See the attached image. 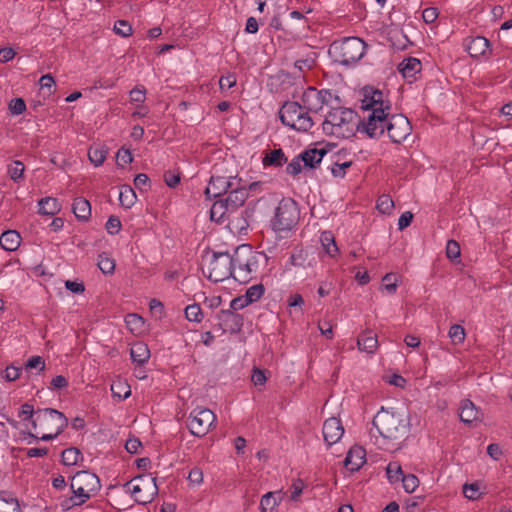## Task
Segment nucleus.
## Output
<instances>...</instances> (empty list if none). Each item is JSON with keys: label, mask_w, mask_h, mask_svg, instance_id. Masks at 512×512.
I'll return each instance as SVG.
<instances>
[{"label": "nucleus", "mask_w": 512, "mask_h": 512, "mask_svg": "<svg viewBox=\"0 0 512 512\" xmlns=\"http://www.w3.org/2000/svg\"><path fill=\"white\" fill-rule=\"evenodd\" d=\"M412 130L411 124L403 114H392L388 112L385 121L375 123L376 136H368L369 138L378 139L386 131L393 143H401L410 135Z\"/></svg>", "instance_id": "6"}, {"label": "nucleus", "mask_w": 512, "mask_h": 512, "mask_svg": "<svg viewBox=\"0 0 512 512\" xmlns=\"http://www.w3.org/2000/svg\"><path fill=\"white\" fill-rule=\"evenodd\" d=\"M149 308H150L151 314L158 319H161L163 317V315L165 314L164 304L157 299H152L149 302Z\"/></svg>", "instance_id": "56"}, {"label": "nucleus", "mask_w": 512, "mask_h": 512, "mask_svg": "<svg viewBox=\"0 0 512 512\" xmlns=\"http://www.w3.org/2000/svg\"><path fill=\"white\" fill-rule=\"evenodd\" d=\"M376 208L382 214H390L394 208V202L389 195H381L377 200Z\"/></svg>", "instance_id": "44"}, {"label": "nucleus", "mask_w": 512, "mask_h": 512, "mask_svg": "<svg viewBox=\"0 0 512 512\" xmlns=\"http://www.w3.org/2000/svg\"><path fill=\"white\" fill-rule=\"evenodd\" d=\"M218 329L222 333L230 332L231 334L239 333L242 330L244 318L241 314L232 310L222 309L217 315Z\"/></svg>", "instance_id": "14"}, {"label": "nucleus", "mask_w": 512, "mask_h": 512, "mask_svg": "<svg viewBox=\"0 0 512 512\" xmlns=\"http://www.w3.org/2000/svg\"><path fill=\"white\" fill-rule=\"evenodd\" d=\"M490 46L491 43L488 39L483 36H477L470 41L467 51L471 57L479 58L480 56H485L487 52L489 54L492 53Z\"/></svg>", "instance_id": "22"}, {"label": "nucleus", "mask_w": 512, "mask_h": 512, "mask_svg": "<svg viewBox=\"0 0 512 512\" xmlns=\"http://www.w3.org/2000/svg\"><path fill=\"white\" fill-rule=\"evenodd\" d=\"M422 70V63L415 57H407L398 65V71L402 76L412 82L416 79V75Z\"/></svg>", "instance_id": "20"}, {"label": "nucleus", "mask_w": 512, "mask_h": 512, "mask_svg": "<svg viewBox=\"0 0 512 512\" xmlns=\"http://www.w3.org/2000/svg\"><path fill=\"white\" fill-rule=\"evenodd\" d=\"M322 433L328 446H332L333 444L337 443L344 433V428L340 419L331 417L325 420Z\"/></svg>", "instance_id": "16"}, {"label": "nucleus", "mask_w": 512, "mask_h": 512, "mask_svg": "<svg viewBox=\"0 0 512 512\" xmlns=\"http://www.w3.org/2000/svg\"><path fill=\"white\" fill-rule=\"evenodd\" d=\"M478 418V410L475 405L470 401L466 400L461 406L460 419L464 423H472Z\"/></svg>", "instance_id": "33"}, {"label": "nucleus", "mask_w": 512, "mask_h": 512, "mask_svg": "<svg viewBox=\"0 0 512 512\" xmlns=\"http://www.w3.org/2000/svg\"><path fill=\"white\" fill-rule=\"evenodd\" d=\"M439 15L438 9L435 7L425 8L422 12L423 21L427 24L433 23Z\"/></svg>", "instance_id": "64"}, {"label": "nucleus", "mask_w": 512, "mask_h": 512, "mask_svg": "<svg viewBox=\"0 0 512 512\" xmlns=\"http://www.w3.org/2000/svg\"><path fill=\"white\" fill-rule=\"evenodd\" d=\"M216 421L215 414L208 408L196 407L190 412L186 426L196 437H204Z\"/></svg>", "instance_id": "11"}, {"label": "nucleus", "mask_w": 512, "mask_h": 512, "mask_svg": "<svg viewBox=\"0 0 512 512\" xmlns=\"http://www.w3.org/2000/svg\"><path fill=\"white\" fill-rule=\"evenodd\" d=\"M322 94L318 92L315 87H308L302 93L301 101L304 110H307V113L310 112L317 113L323 108V100H321Z\"/></svg>", "instance_id": "17"}, {"label": "nucleus", "mask_w": 512, "mask_h": 512, "mask_svg": "<svg viewBox=\"0 0 512 512\" xmlns=\"http://www.w3.org/2000/svg\"><path fill=\"white\" fill-rule=\"evenodd\" d=\"M72 493H73L72 496L67 497L61 501L60 506L64 511L70 510L71 508L76 507V506H81L88 500L84 497L78 496L77 491H75V490H72Z\"/></svg>", "instance_id": "40"}, {"label": "nucleus", "mask_w": 512, "mask_h": 512, "mask_svg": "<svg viewBox=\"0 0 512 512\" xmlns=\"http://www.w3.org/2000/svg\"><path fill=\"white\" fill-rule=\"evenodd\" d=\"M134 480L137 483L133 485L131 493L135 497V502L141 505L151 503L159 491L156 478L149 475H139Z\"/></svg>", "instance_id": "13"}, {"label": "nucleus", "mask_w": 512, "mask_h": 512, "mask_svg": "<svg viewBox=\"0 0 512 512\" xmlns=\"http://www.w3.org/2000/svg\"><path fill=\"white\" fill-rule=\"evenodd\" d=\"M8 109L12 115H20L26 110V103L23 98H13L8 104Z\"/></svg>", "instance_id": "49"}, {"label": "nucleus", "mask_w": 512, "mask_h": 512, "mask_svg": "<svg viewBox=\"0 0 512 512\" xmlns=\"http://www.w3.org/2000/svg\"><path fill=\"white\" fill-rule=\"evenodd\" d=\"M264 292L265 288L261 283L249 287L244 295L245 302L249 304L256 302L263 296Z\"/></svg>", "instance_id": "38"}, {"label": "nucleus", "mask_w": 512, "mask_h": 512, "mask_svg": "<svg viewBox=\"0 0 512 512\" xmlns=\"http://www.w3.org/2000/svg\"><path fill=\"white\" fill-rule=\"evenodd\" d=\"M0 512H21L19 501L13 493L0 491Z\"/></svg>", "instance_id": "29"}, {"label": "nucleus", "mask_w": 512, "mask_h": 512, "mask_svg": "<svg viewBox=\"0 0 512 512\" xmlns=\"http://www.w3.org/2000/svg\"><path fill=\"white\" fill-rule=\"evenodd\" d=\"M107 232L111 235H116L121 229V221L119 217L111 215L105 225Z\"/></svg>", "instance_id": "51"}, {"label": "nucleus", "mask_w": 512, "mask_h": 512, "mask_svg": "<svg viewBox=\"0 0 512 512\" xmlns=\"http://www.w3.org/2000/svg\"><path fill=\"white\" fill-rule=\"evenodd\" d=\"M275 495L276 492H268L262 496L260 501L261 512H273L274 508L278 505Z\"/></svg>", "instance_id": "39"}, {"label": "nucleus", "mask_w": 512, "mask_h": 512, "mask_svg": "<svg viewBox=\"0 0 512 512\" xmlns=\"http://www.w3.org/2000/svg\"><path fill=\"white\" fill-rule=\"evenodd\" d=\"M134 185L140 191H144L151 187V181L146 174L139 173L134 178Z\"/></svg>", "instance_id": "57"}, {"label": "nucleus", "mask_w": 512, "mask_h": 512, "mask_svg": "<svg viewBox=\"0 0 512 512\" xmlns=\"http://www.w3.org/2000/svg\"><path fill=\"white\" fill-rule=\"evenodd\" d=\"M234 279L247 283L255 277L260 267L267 265L268 257L264 252L254 251L249 244L238 246L233 253Z\"/></svg>", "instance_id": "1"}, {"label": "nucleus", "mask_w": 512, "mask_h": 512, "mask_svg": "<svg viewBox=\"0 0 512 512\" xmlns=\"http://www.w3.org/2000/svg\"><path fill=\"white\" fill-rule=\"evenodd\" d=\"M185 317L189 321L200 322L203 317V312L200 305L197 303L188 305L185 308Z\"/></svg>", "instance_id": "43"}, {"label": "nucleus", "mask_w": 512, "mask_h": 512, "mask_svg": "<svg viewBox=\"0 0 512 512\" xmlns=\"http://www.w3.org/2000/svg\"><path fill=\"white\" fill-rule=\"evenodd\" d=\"M21 243V236L15 230L4 231L0 237V245L6 251H15Z\"/></svg>", "instance_id": "27"}, {"label": "nucleus", "mask_w": 512, "mask_h": 512, "mask_svg": "<svg viewBox=\"0 0 512 512\" xmlns=\"http://www.w3.org/2000/svg\"><path fill=\"white\" fill-rule=\"evenodd\" d=\"M302 159L299 158V155L295 156L290 163L286 166V173L292 176H296L301 173L302 166H301Z\"/></svg>", "instance_id": "58"}, {"label": "nucleus", "mask_w": 512, "mask_h": 512, "mask_svg": "<svg viewBox=\"0 0 512 512\" xmlns=\"http://www.w3.org/2000/svg\"><path fill=\"white\" fill-rule=\"evenodd\" d=\"M377 432L388 440H401L409 431V420L403 414L381 408L372 421Z\"/></svg>", "instance_id": "2"}, {"label": "nucleus", "mask_w": 512, "mask_h": 512, "mask_svg": "<svg viewBox=\"0 0 512 512\" xmlns=\"http://www.w3.org/2000/svg\"><path fill=\"white\" fill-rule=\"evenodd\" d=\"M68 419L64 413L53 409L44 408L36 410V417L32 419V428H40L46 432L56 431L62 433L68 426Z\"/></svg>", "instance_id": "9"}, {"label": "nucleus", "mask_w": 512, "mask_h": 512, "mask_svg": "<svg viewBox=\"0 0 512 512\" xmlns=\"http://www.w3.org/2000/svg\"><path fill=\"white\" fill-rule=\"evenodd\" d=\"M281 122L294 130L307 132L313 126V120L307 110L296 101H286L279 110Z\"/></svg>", "instance_id": "7"}, {"label": "nucleus", "mask_w": 512, "mask_h": 512, "mask_svg": "<svg viewBox=\"0 0 512 512\" xmlns=\"http://www.w3.org/2000/svg\"><path fill=\"white\" fill-rule=\"evenodd\" d=\"M108 149L105 146L90 147L88 157L96 167L102 165L106 159Z\"/></svg>", "instance_id": "35"}, {"label": "nucleus", "mask_w": 512, "mask_h": 512, "mask_svg": "<svg viewBox=\"0 0 512 512\" xmlns=\"http://www.w3.org/2000/svg\"><path fill=\"white\" fill-rule=\"evenodd\" d=\"M130 357L133 363L142 366L150 358V350L142 341L135 342L130 348Z\"/></svg>", "instance_id": "26"}, {"label": "nucleus", "mask_w": 512, "mask_h": 512, "mask_svg": "<svg viewBox=\"0 0 512 512\" xmlns=\"http://www.w3.org/2000/svg\"><path fill=\"white\" fill-rule=\"evenodd\" d=\"M367 44L359 37H347L334 41L328 50L329 56L336 63L350 66L357 63L366 52Z\"/></svg>", "instance_id": "3"}, {"label": "nucleus", "mask_w": 512, "mask_h": 512, "mask_svg": "<svg viewBox=\"0 0 512 512\" xmlns=\"http://www.w3.org/2000/svg\"><path fill=\"white\" fill-rule=\"evenodd\" d=\"M397 281V276L394 273H387L382 277L383 287L390 294L396 292L398 286Z\"/></svg>", "instance_id": "48"}, {"label": "nucleus", "mask_w": 512, "mask_h": 512, "mask_svg": "<svg viewBox=\"0 0 512 512\" xmlns=\"http://www.w3.org/2000/svg\"><path fill=\"white\" fill-rule=\"evenodd\" d=\"M300 220V208L298 203L290 198H282L275 209L271 219V227L275 232L292 230Z\"/></svg>", "instance_id": "5"}, {"label": "nucleus", "mask_w": 512, "mask_h": 512, "mask_svg": "<svg viewBox=\"0 0 512 512\" xmlns=\"http://www.w3.org/2000/svg\"><path fill=\"white\" fill-rule=\"evenodd\" d=\"M231 216L229 208L225 205L224 200L222 198H218L210 209V219L217 223H222L225 218L228 220Z\"/></svg>", "instance_id": "28"}, {"label": "nucleus", "mask_w": 512, "mask_h": 512, "mask_svg": "<svg viewBox=\"0 0 512 512\" xmlns=\"http://www.w3.org/2000/svg\"><path fill=\"white\" fill-rule=\"evenodd\" d=\"M375 96V100L378 104L377 109H373L366 120V123H362V130L367 136H376L375 123H381L385 121V116L391 110V102L384 99V94L381 90L376 89L372 86H365L363 92H367Z\"/></svg>", "instance_id": "10"}, {"label": "nucleus", "mask_w": 512, "mask_h": 512, "mask_svg": "<svg viewBox=\"0 0 512 512\" xmlns=\"http://www.w3.org/2000/svg\"><path fill=\"white\" fill-rule=\"evenodd\" d=\"M463 494L469 500H478L481 498L482 493L479 492V484L477 482L474 483H465L463 485Z\"/></svg>", "instance_id": "46"}, {"label": "nucleus", "mask_w": 512, "mask_h": 512, "mask_svg": "<svg viewBox=\"0 0 512 512\" xmlns=\"http://www.w3.org/2000/svg\"><path fill=\"white\" fill-rule=\"evenodd\" d=\"M232 177L211 176L208 186L205 189V195L208 199L222 198L233 188Z\"/></svg>", "instance_id": "15"}, {"label": "nucleus", "mask_w": 512, "mask_h": 512, "mask_svg": "<svg viewBox=\"0 0 512 512\" xmlns=\"http://www.w3.org/2000/svg\"><path fill=\"white\" fill-rule=\"evenodd\" d=\"M120 205L125 208H131L136 201V194L133 188L129 185H123L119 193Z\"/></svg>", "instance_id": "32"}, {"label": "nucleus", "mask_w": 512, "mask_h": 512, "mask_svg": "<svg viewBox=\"0 0 512 512\" xmlns=\"http://www.w3.org/2000/svg\"><path fill=\"white\" fill-rule=\"evenodd\" d=\"M79 459L83 460V455L77 447H69L61 452V462L66 466L78 464Z\"/></svg>", "instance_id": "31"}, {"label": "nucleus", "mask_w": 512, "mask_h": 512, "mask_svg": "<svg viewBox=\"0 0 512 512\" xmlns=\"http://www.w3.org/2000/svg\"><path fill=\"white\" fill-rule=\"evenodd\" d=\"M446 256L450 260H455L460 257V245L455 240H448L446 245Z\"/></svg>", "instance_id": "53"}, {"label": "nucleus", "mask_w": 512, "mask_h": 512, "mask_svg": "<svg viewBox=\"0 0 512 512\" xmlns=\"http://www.w3.org/2000/svg\"><path fill=\"white\" fill-rule=\"evenodd\" d=\"M366 452L360 446H353L344 460V467L351 472L358 471L366 461Z\"/></svg>", "instance_id": "19"}, {"label": "nucleus", "mask_w": 512, "mask_h": 512, "mask_svg": "<svg viewBox=\"0 0 512 512\" xmlns=\"http://www.w3.org/2000/svg\"><path fill=\"white\" fill-rule=\"evenodd\" d=\"M251 380L255 386H262L266 383V370L254 368L251 376Z\"/></svg>", "instance_id": "61"}, {"label": "nucleus", "mask_w": 512, "mask_h": 512, "mask_svg": "<svg viewBox=\"0 0 512 512\" xmlns=\"http://www.w3.org/2000/svg\"><path fill=\"white\" fill-rule=\"evenodd\" d=\"M25 166L20 160H14L7 166V173L10 178L18 183L24 179Z\"/></svg>", "instance_id": "34"}, {"label": "nucleus", "mask_w": 512, "mask_h": 512, "mask_svg": "<svg viewBox=\"0 0 512 512\" xmlns=\"http://www.w3.org/2000/svg\"><path fill=\"white\" fill-rule=\"evenodd\" d=\"M72 212L82 222H87L91 217V204L84 197H76L72 204Z\"/></svg>", "instance_id": "24"}, {"label": "nucleus", "mask_w": 512, "mask_h": 512, "mask_svg": "<svg viewBox=\"0 0 512 512\" xmlns=\"http://www.w3.org/2000/svg\"><path fill=\"white\" fill-rule=\"evenodd\" d=\"M326 153L327 151L323 148H310L302 151L299 154V158L302 159L303 168L316 169L320 165Z\"/></svg>", "instance_id": "21"}, {"label": "nucleus", "mask_w": 512, "mask_h": 512, "mask_svg": "<svg viewBox=\"0 0 512 512\" xmlns=\"http://www.w3.org/2000/svg\"><path fill=\"white\" fill-rule=\"evenodd\" d=\"M25 369H38L39 371H43L45 369V361L41 356H32L27 360Z\"/></svg>", "instance_id": "55"}, {"label": "nucleus", "mask_w": 512, "mask_h": 512, "mask_svg": "<svg viewBox=\"0 0 512 512\" xmlns=\"http://www.w3.org/2000/svg\"><path fill=\"white\" fill-rule=\"evenodd\" d=\"M248 198V191L245 187L232 188L227 197L222 198L229 212L235 214L237 210L245 204Z\"/></svg>", "instance_id": "18"}, {"label": "nucleus", "mask_w": 512, "mask_h": 512, "mask_svg": "<svg viewBox=\"0 0 512 512\" xmlns=\"http://www.w3.org/2000/svg\"><path fill=\"white\" fill-rule=\"evenodd\" d=\"M402 475H405L402 471L401 465L398 462H390L386 467V476L391 484H395L401 481Z\"/></svg>", "instance_id": "37"}, {"label": "nucleus", "mask_w": 512, "mask_h": 512, "mask_svg": "<svg viewBox=\"0 0 512 512\" xmlns=\"http://www.w3.org/2000/svg\"><path fill=\"white\" fill-rule=\"evenodd\" d=\"M357 346L360 351L367 352L369 354L374 353L378 347L377 335L371 330H366L358 336Z\"/></svg>", "instance_id": "25"}, {"label": "nucleus", "mask_w": 512, "mask_h": 512, "mask_svg": "<svg viewBox=\"0 0 512 512\" xmlns=\"http://www.w3.org/2000/svg\"><path fill=\"white\" fill-rule=\"evenodd\" d=\"M39 213L47 216H54L57 214L61 206L56 198L44 197L39 200Z\"/></svg>", "instance_id": "30"}, {"label": "nucleus", "mask_w": 512, "mask_h": 512, "mask_svg": "<svg viewBox=\"0 0 512 512\" xmlns=\"http://www.w3.org/2000/svg\"><path fill=\"white\" fill-rule=\"evenodd\" d=\"M71 490L77 491V495L90 499L92 494L101 489V483L98 476L90 471H78L71 479Z\"/></svg>", "instance_id": "12"}, {"label": "nucleus", "mask_w": 512, "mask_h": 512, "mask_svg": "<svg viewBox=\"0 0 512 512\" xmlns=\"http://www.w3.org/2000/svg\"><path fill=\"white\" fill-rule=\"evenodd\" d=\"M229 225H232L235 229L242 231L243 229H246L249 226L248 220L241 214L238 216L235 214H232L230 218H228Z\"/></svg>", "instance_id": "52"}, {"label": "nucleus", "mask_w": 512, "mask_h": 512, "mask_svg": "<svg viewBox=\"0 0 512 512\" xmlns=\"http://www.w3.org/2000/svg\"><path fill=\"white\" fill-rule=\"evenodd\" d=\"M114 32L122 37H128L132 34V26L126 20H118L114 24Z\"/></svg>", "instance_id": "50"}, {"label": "nucleus", "mask_w": 512, "mask_h": 512, "mask_svg": "<svg viewBox=\"0 0 512 512\" xmlns=\"http://www.w3.org/2000/svg\"><path fill=\"white\" fill-rule=\"evenodd\" d=\"M97 265L101 272L105 275H112L115 271V261L109 257L106 252H102L98 255Z\"/></svg>", "instance_id": "36"}, {"label": "nucleus", "mask_w": 512, "mask_h": 512, "mask_svg": "<svg viewBox=\"0 0 512 512\" xmlns=\"http://www.w3.org/2000/svg\"><path fill=\"white\" fill-rule=\"evenodd\" d=\"M131 102L143 103L146 99V89L144 86H136L130 91Z\"/></svg>", "instance_id": "59"}, {"label": "nucleus", "mask_w": 512, "mask_h": 512, "mask_svg": "<svg viewBox=\"0 0 512 512\" xmlns=\"http://www.w3.org/2000/svg\"><path fill=\"white\" fill-rule=\"evenodd\" d=\"M288 161L287 156L281 148L268 150L262 158L264 167L280 168Z\"/></svg>", "instance_id": "23"}, {"label": "nucleus", "mask_w": 512, "mask_h": 512, "mask_svg": "<svg viewBox=\"0 0 512 512\" xmlns=\"http://www.w3.org/2000/svg\"><path fill=\"white\" fill-rule=\"evenodd\" d=\"M234 258L228 251L213 252L212 259L208 266L206 277L212 282H222L229 278L234 279Z\"/></svg>", "instance_id": "8"}, {"label": "nucleus", "mask_w": 512, "mask_h": 512, "mask_svg": "<svg viewBox=\"0 0 512 512\" xmlns=\"http://www.w3.org/2000/svg\"><path fill=\"white\" fill-rule=\"evenodd\" d=\"M126 323L133 331L144 325V319L137 314H128L126 317Z\"/></svg>", "instance_id": "62"}, {"label": "nucleus", "mask_w": 512, "mask_h": 512, "mask_svg": "<svg viewBox=\"0 0 512 512\" xmlns=\"http://www.w3.org/2000/svg\"><path fill=\"white\" fill-rule=\"evenodd\" d=\"M364 99L362 100L361 108L363 110H370L373 112V109H377L379 106L375 100V96L367 92H363Z\"/></svg>", "instance_id": "60"}, {"label": "nucleus", "mask_w": 512, "mask_h": 512, "mask_svg": "<svg viewBox=\"0 0 512 512\" xmlns=\"http://www.w3.org/2000/svg\"><path fill=\"white\" fill-rule=\"evenodd\" d=\"M180 173H174L170 170L164 173V181L170 188H175L180 183Z\"/></svg>", "instance_id": "63"}, {"label": "nucleus", "mask_w": 512, "mask_h": 512, "mask_svg": "<svg viewBox=\"0 0 512 512\" xmlns=\"http://www.w3.org/2000/svg\"><path fill=\"white\" fill-rule=\"evenodd\" d=\"M328 116L335 127L336 136L342 138L353 137L357 131L363 132L362 123H366L350 108L332 107Z\"/></svg>", "instance_id": "4"}, {"label": "nucleus", "mask_w": 512, "mask_h": 512, "mask_svg": "<svg viewBox=\"0 0 512 512\" xmlns=\"http://www.w3.org/2000/svg\"><path fill=\"white\" fill-rule=\"evenodd\" d=\"M116 161L117 166L123 168V162L124 164H129L133 161L132 153L129 149H125L124 147L120 148L116 154Z\"/></svg>", "instance_id": "54"}, {"label": "nucleus", "mask_w": 512, "mask_h": 512, "mask_svg": "<svg viewBox=\"0 0 512 512\" xmlns=\"http://www.w3.org/2000/svg\"><path fill=\"white\" fill-rule=\"evenodd\" d=\"M352 160L339 162L336 160L333 162L331 166V173L335 178H344L346 175V170L352 166Z\"/></svg>", "instance_id": "41"}, {"label": "nucleus", "mask_w": 512, "mask_h": 512, "mask_svg": "<svg viewBox=\"0 0 512 512\" xmlns=\"http://www.w3.org/2000/svg\"><path fill=\"white\" fill-rule=\"evenodd\" d=\"M465 335V329L459 324H454L449 329V337L453 344L457 345L463 343L465 340Z\"/></svg>", "instance_id": "45"}, {"label": "nucleus", "mask_w": 512, "mask_h": 512, "mask_svg": "<svg viewBox=\"0 0 512 512\" xmlns=\"http://www.w3.org/2000/svg\"><path fill=\"white\" fill-rule=\"evenodd\" d=\"M321 241H322L323 246L326 249V252L330 256L334 257L335 253L338 252V247L335 243V239L332 236V234L330 232H323L322 236H321Z\"/></svg>", "instance_id": "42"}, {"label": "nucleus", "mask_w": 512, "mask_h": 512, "mask_svg": "<svg viewBox=\"0 0 512 512\" xmlns=\"http://www.w3.org/2000/svg\"><path fill=\"white\" fill-rule=\"evenodd\" d=\"M401 482L407 493H412L419 485V479L414 474L402 475Z\"/></svg>", "instance_id": "47"}]
</instances>
